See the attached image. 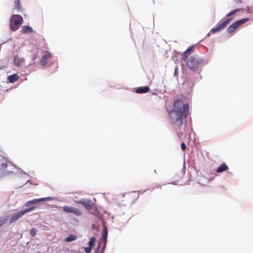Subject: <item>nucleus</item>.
<instances>
[{"mask_svg": "<svg viewBox=\"0 0 253 253\" xmlns=\"http://www.w3.org/2000/svg\"><path fill=\"white\" fill-rule=\"evenodd\" d=\"M78 203L82 204L87 210H91L93 207V204L89 202L80 201L78 202Z\"/></svg>", "mask_w": 253, "mask_h": 253, "instance_id": "4468645a", "label": "nucleus"}, {"mask_svg": "<svg viewBox=\"0 0 253 253\" xmlns=\"http://www.w3.org/2000/svg\"><path fill=\"white\" fill-rule=\"evenodd\" d=\"M134 200H132L131 202H132V203H133V202H134Z\"/></svg>", "mask_w": 253, "mask_h": 253, "instance_id": "c85d7f7f", "label": "nucleus"}, {"mask_svg": "<svg viewBox=\"0 0 253 253\" xmlns=\"http://www.w3.org/2000/svg\"><path fill=\"white\" fill-rule=\"evenodd\" d=\"M23 19L19 14L12 15L10 19V28L13 31L17 30L22 24Z\"/></svg>", "mask_w": 253, "mask_h": 253, "instance_id": "20e7f679", "label": "nucleus"}, {"mask_svg": "<svg viewBox=\"0 0 253 253\" xmlns=\"http://www.w3.org/2000/svg\"><path fill=\"white\" fill-rule=\"evenodd\" d=\"M150 90V88L147 86H142L136 88L135 92L137 93H145L148 92Z\"/></svg>", "mask_w": 253, "mask_h": 253, "instance_id": "ddd939ff", "label": "nucleus"}, {"mask_svg": "<svg viewBox=\"0 0 253 253\" xmlns=\"http://www.w3.org/2000/svg\"><path fill=\"white\" fill-rule=\"evenodd\" d=\"M19 77L16 74L9 76L8 77V81L11 83H14L18 80Z\"/></svg>", "mask_w": 253, "mask_h": 253, "instance_id": "f3484780", "label": "nucleus"}, {"mask_svg": "<svg viewBox=\"0 0 253 253\" xmlns=\"http://www.w3.org/2000/svg\"><path fill=\"white\" fill-rule=\"evenodd\" d=\"M7 167V165L6 163H2L0 165V168L2 169H5Z\"/></svg>", "mask_w": 253, "mask_h": 253, "instance_id": "b1692460", "label": "nucleus"}, {"mask_svg": "<svg viewBox=\"0 0 253 253\" xmlns=\"http://www.w3.org/2000/svg\"><path fill=\"white\" fill-rule=\"evenodd\" d=\"M8 216H2L0 217V228L2 227L8 220Z\"/></svg>", "mask_w": 253, "mask_h": 253, "instance_id": "a211bd4d", "label": "nucleus"}, {"mask_svg": "<svg viewBox=\"0 0 253 253\" xmlns=\"http://www.w3.org/2000/svg\"><path fill=\"white\" fill-rule=\"evenodd\" d=\"M25 62L23 58L20 57L18 55H15L14 57V63L17 67L20 66Z\"/></svg>", "mask_w": 253, "mask_h": 253, "instance_id": "f8f14e48", "label": "nucleus"}, {"mask_svg": "<svg viewBox=\"0 0 253 253\" xmlns=\"http://www.w3.org/2000/svg\"><path fill=\"white\" fill-rule=\"evenodd\" d=\"M77 239V236L75 235L71 234L65 240L66 242H70L75 240Z\"/></svg>", "mask_w": 253, "mask_h": 253, "instance_id": "6ab92c4d", "label": "nucleus"}, {"mask_svg": "<svg viewBox=\"0 0 253 253\" xmlns=\"http://www.w3.org/2000/svg\"><path fill=\"white\" fill-rule=\"evenodd\" d=\"M189 107L187 103H183L182 100L176 99L173 105V109L169 115L171 124L174 127H179L183 124V119H186L189 114Z\"/></svg>", "mask_w": 253, "mask_h": 253, "instance_id": "f257e3e1", "label": "nucleus"}, {"mask_svg": "<svg viewBox=\"0 0 253 253\" xmlns=\"http://www.w3.org/2000/svg\"><path fill=\"white\" fill-rule=\"evenodd\" d=\"M95 239L94 237H91L88 242L89 246L92 248L94 246Z\"/></svg>", "mask_w": 253, "mask_h": 253, "instance_id": "412c9836", "label": "nucleus"}, {"mask_svg": "<svg viewBox=\"0 0 253 253\" xmlns=\"http://www.w3.org/2000/svg\"><path fill=\"white\" fill-rule=\"evenodd\" d=\"M33 32L32 27L28 26H23L22 27L21 32L23 34L31 33Z\"/></svg>", "mask_w": 253, "mask_h": 253, "instance_id": "dca6fc26", "label": "nucleus"}, {"mask_svg": "<svg viewBox=\"0 0 253 253\" xmlns=\"http://www.w3.org/2000/svg\"><path fill=\"white\" fill-rule=\"evenodd\" d=\"M92 248L88 246V247L84 248V251L86 253H90L91 251Z\"/></svg>", "mask_w": 253, "mask_h": 253, "instance_id": "5701e85b", "label": "nucleus"}, {"mask_svg": "<svg viewBox=\"0 0 253 253\" xmlns=\"http://www.w3.org/2000/svg\"><path fill=\"white\" fill-rule=\"evenodd\" d=\"M14 1V5H13V12H22L23 9H22V5L20 2V0H12Z\"/></svg>", "mask_w": 253, "mask_h": 253, "instance_id": "9b49d317", "label": "nucleus"}, {"mask_svg": "<svg viewBox=\"0 0 253 253\" xmlns=\"http://www.w3.org/2000/svg\"><path fill=\"white\" fill-rule=\"evenodd\" d=\"M229 169L228 167L227 166V165L223 163H222L217 169L216 172L217 173L222 172L223 171H226Z\"/></svg>", "mask_w": 253, "mask_h": 253, "instance_id": "2eb2a0df", "label": "nucleus"}, {"mask_svg": "<svg viewBox=\"0 0 253 253\" xmlns=\"http://www.w3.org/2000/svg\"><path fill=\"white\" fill-rule=\"evenodd\" d=\"M51 55L48 51H43L42 53V57L40 61L41 65L45 66L47 64V59L50 58Z\"/></svg>", "mask_w": 253, "mask_h": 253, "instance_id": "6e6552de", "label": "nucleus"}, {"mask_svg": "<svg viewBox=\"0 0 253 253\" xmlns=\"http://www.w3.org/2000/svg\"><path fill=\"white\" fill-rule=\"evenodd\" d=\"M177 135H178L179 137L180 136V133H178Z\"/></svg>", "mask_w": 253, "mask_h": 253, "instance_id": "cd10ccee", "label": "nucleus"}, {"mask_svg": "<svg viewBox=\"0 0 253 253\" xmlns=\"http://www.w3.org/2000/svg\"><path fill=\"white\" fill-rule=\"evenodd\" d=\"M194 45H192L189 47L182 54L181 60L184 61H187L188 60V57L194 51Z\"/></svg>", "mask_w": 253, "mask_h": 253, "instance_id": "9d476101", "label": "nucleus"}, {"mask_svg": "<svg viewBox=\"0 0 253 253\" xmlns=\"http://www.w3.org/2000/svg\"><path fill=\"white\" fill-rule=\"evenodd\" d=\"M51 198L50 197L42 198L40 199H35L33 200L29 201L26 203L25 206L26 207H31L32 205L36 204L39 202L42 201L50 200Z\"/></svg>", "mask_w": 253, "mask_h": 253, "instance_id": "1a4fd4ad", "label": "nucleus"}, {"mask_svg": "<svg viewBox=\"0 0 253 253\" xmlns=\"http://www.w3.org/2000/svg\"><path fill=\"white\" fill-rule=\"evenodd\" d=\"M135 194V193L134 192H133V193H129V194H127L126 195V197L127 198H131L133 196V195Z\"/></svg>", "mask_w": 253, "mask_h": 253, "instance_id": "bb28decb", "label": "nucleus"}, {"mask_svg": "<svg viewBox=\"0 0 253 253\" xmlns=\"http://www.w3.org/2000/svg\"><path fill=\"white\" fill-rule=\"evenodd\" d=\"M35 209L36 207L33 206L29 209H25L14 214L9 219V223L11 224L15 222L16 220L21 218L23 215L35 210Z\"/></svg>", "mask_w": 253, "mask_h": 253, "instance_id": "39448f33", "label": "nucleus"}, {"mask_svg": "<svg viewBox=\"0 0 253 253\" xmlns=\"http://www.w3.org/2000/svg\"><path fill=\"white\" fill-rule=\"evenodd\" d=\"M63 211L67 213H72L76 216H80L82 214L81 210L71 206H64L62 208Z\"/></svg>", "mask_w": 253, "mask_h": 253, "instance_id": "0eeeda50", "label": "nucleus"}, {"mask_svg": "<svg viewBox=\"0 0 253 253\" xmlns=\"http://www.w3.org/2000/svg\"><path fill=\"white\" fill-rule=\"evenodd\" d=\"M38 230L36 228H33L31 229L30 232V234L32 237H34L35 236Z\"/></svg>", "mask_w": 253, "mask_h": 253, "instance_id": "4be33fe9", "label": "nucleus"}, {"mask_svg": "<svg viewBox=\"0 0 253 253\" xmlns=\"http://www.w3.org/2000/svg\"><path fill=\"white\" fill-rule=\"evenodd\" d=\"M242 10V8H237L231 11L226 15L223 21L217 25L215 28L212 29L211 31L215 33L224 29L232 20L233 18L232 17L236 13Z\"/></svg>", "mask_w": 253, "mask_h": 253, "instance_id": "f03ea898", "label": "nucleus"}, {"mask_svg": "<svg viewBox=\"0 0 253 253\" xmlns=\"http://www.w3.org/2000/svg\"><path fill=\"white\" fill-rule=\"evenodd\" d=\"M249 20V18H246L236 21L228 27L227 32L229 33H232L234 32L235 30L237 29L239 26L244 24L245 23L248 22Z\"/></svg>", "mask_w": 253, "mask_h": 253, "instance_id": "423d86ee", "label": "nucleus"}, {"mask_svg": "<svg viewBox=\"0 0 253 253\" xmlns=\"http://www.w3.org/2000/svg\"><path fill=\"white\" fill-rule=\"evenodd\" d=\"M107 230L106 228H105L103 231V238L104 240V246L106 245V242H107Z\"/></svg>", "mask_w": 253, "mask_h": 253, "instance_id": "aec40b11", "label": "nucleus"}, {"mask_svg": "<svg viewBox=\"0 0 253 253\" xmlns=\"http://www.w3.org/2000/svg\"><path fill=\"white\" fill-rule=\"evenodd\" d=\"M247 12L248 13H253V9H251L249 7H247Z\"/></svg>", "mask_w": 253, "mask_h": 253, "instance_id": "a878e982", "label": "nucleus"}, {"mask_svg": "<svg viewBox=\"0 0 253 253\" xmlns=\"http://www.w3.org/2000/svg\"><path fill=\"white\" fill-rule=\"evenodd\" d=\"M185 62L188 68L193 71H197L199 67L203 65L202 59L194 56L190 57Z\"/></svg>", "mask_w": 253, "mask_h": 253, "instance_id": "7ed1b4c3", "label": "nucleus"}, {"mask_svg": "<svg viewBox=\"0 0 253 253\" xmlns=\"http://www.w3.org/2000/svg\"><path fill=\"white\" fill-rule=\"evenodd\" d=\"M181 148L183 151H185L186 149V146L184 142H182L181 144Z\"/></svg>", "mask_w": 253, "mask_h": 253, "instance_id": "393cba45", "label": "nucleus"}]
</instances>
